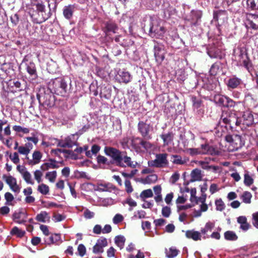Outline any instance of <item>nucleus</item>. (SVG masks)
Masks as SVG:
<instances>
[{"label": "nucleus", "mask_w": 258, "mask_h": 258, "mask_svg": "<svg viewBox=\"0 0 258 258\" xmlns=\"http://www.w3.org/2000/svg\"><path fill=\"white\" fill-rule=\"evenodd\" d=\"M161 138L163 140L164 145H168L173 141V134L172 133H169L166 134H163L161 136Z\"/></svg>", "instance_id": "c756f323"}, {"label": "nucleus", "mask_w": 258, "mask_h": 258, "mask_svg": "<svg viewBox=\"0 0 258 258\" xmlns=\"http://www.w3.org/2000/svg\"><path fill=\"white\" fill-rule=\"evenodd\" d=\"M36 219L39 222L45 223L49 221L50 217L46 212L43 211L37 215Z\"/></svg>", "instance_id": "cd10ccee"}, {"label": "nucleus", "mask_w": 258, "mask_h": 258, "mask_svg": "<svg viewBox=\"0 0 258 258\" xmlns=\"http://www.w3.org/2000/svg\"><path fill=\"white\" fill-rule=\"evenodd\" d=\"M58 166L54 160H50L49 162L42 164L40 168L42 171H46L49 169L57 168Z\"/></svg>", "instance_id": "5701e85b"}, {"label": "nucleus", "mask_w": 258, "mask_h": 258, "mask_svg": "<svg viewBox=\"0 0 258 258\" xmlns=\"http://www.w3.org/2000/svg\"><path fill=\"white\" fill-rule=\"evenodd\" d=\"M73 142L72 141L71 138L68 136L63 139L59 140L58 143L59 147L64 148H71L73 145Z\"/></svg>", "instance_id": "aec40b11"}, {"label": "nucleus", "mask_w": 258, "mask_h": 258, "mask_svg": "<svg viewBox=\"0 0 258 258\" xmlns=\"http://www.w3.org/2000/svg\"><path fill=\"white\" fill-rule=\"evenodd\" d=\"M154 55L157 61H162L165 58L163 46L157 45L154 47Z\"/></svg>", "instance_id": "dca6fc26"}, {"label": "nucleus", "mask_w": 258, "mask_h": 258, "mask_svg": "<svg viewBox=\"0 0 258 258\" xmlns=\"http://www.w3.org/2000/svg\"><path fill=\"white\" fill-rule=\"evenodd\" d=\"M191 100L194 107L198 108L201 106L202 104V101L201 99L193 96L191 97Z\"/></svg>", "instance_id": "680f3d73"}, {"label": "nucleus", "mask_w": 258, "mask_h": 258, "mask_svg": "<svg viewBox=\"0 0 258 258\" xmlns=\"http://www.w3.org/2000/svg\"><path fill=\"white\" fill-rule=\"evenodd\" d=\"M216 209L218 211H221L225 208V205L224 202L221 199L217 200L215 202Z\"/></svg>", "instance_id": "052dcab7"}, {"label": "nucleus", "mask_w": 258, "mask_h": 258, "mask_svg": "<svg viewBox=\"0 0 258 258\" xmlns=\"http://www.w3.org/2000/svg\"><path fill=\"white\" fill-rule=\"evenodd\" d=\"M122 163L124 164L125 163L127 166L135 168L136 167V165H137V163L135 162V163L134 162H132L131 161V158L127 156H124L122 157Z\"/></svg>", "instance_id": "37998d69"}, {"label": "nucleus", "mask_w": 258, "mask_h": 258, "mask_svg": "<svg viewBox=\"0 0 258 258\" xmlns=\"http://www.w3.org/2000/svg\"><path fill=\"white\" fill-rule=\"evenodd\" d=\"M207 53L212 58L221 59L223 56L221 51L219 49L215 47H211L208 49Z\"/></svg>", "instance_id": "2eb2a0df"}, {"label": "nucleus", "mask_w": 258, "mask_h": 258, "mask_svg": "<svg viewBox=\"0 0 258 258\" xmlns=\"http://www.w3.org/2000/svg\"><path fill=\"white\" fill-rule=\"evenodd\" d=\"M11 134V131L10 124H7V125L4 128V133H3V131H1V128L0 129V141L3 144L7 146L9 148L12 146V143L10 142L12 140V138L9 137L7 139H5L4 136H10Z\"/></svg>", "instance_id": "39448f33"}, {"label": "nucleus", "mask_w": 258, "mask_h": 258, "mask_svg": "<svg viewBox=\"0 0 258 258\" xmlns=\"http://www.w3.org/2000/svg\"><path fill=\"white\" fill-rule=\"evenodd\" d=\"M247 27L252 29H258V15L249 14L247 16L246 21Z\"/></svg>", "instance_id": "1a4fd4ad"}, {"label": "nucleus", "mask_w": 258, "mask_h": 258, "mask_svg": "<svg viewBox=\"0 0 258 258\" xmlns=\"http://www.w3.org/2000/svg\"><path fill=\"white\" fill-rule=\"evenodd\" d=\"M13 129L16 132H22L24 134H28L29 133V129L26 127H23L20 125H14Z\"/></svg>", "instance_id": "3c124183"}, {"label": "nucleus", "mask_w": 258, "mask_h": 258, "mask_svg": "<svg viewBox=\"0 0 258 258\" xmlns=\"http://www.w3.org/2000/svg\"><path fill=\"white\" fill-rule=\"evenodd\" d=\"M22 176L27 183L31 185L34 184V182L32 179L31 174L27 170Z\"/></svg>", "instance_id": "ea45409f"}, {"label": "nucleus", "mask_w": 258, "mask_h": 258, "mask_svg": "<svg viewBox=\"0 0 258 258\" xmlns=\"http://www.w3.org/2000/svg\"><path fill=\"white\" fill-rule=\"evenodd\" d=\"M240 83V79L236 77H232L228 80L227 85L229 88L234 89L237 88Z\"/></svg>", "instance_id": "393cba45"}, {"label": "nucleus", "mask_w": 258, "mask_h": 258, "mask_svg": "<svg viewBox=\"0 0 258 258\" xmlns=\"http://www.w3.org/2000/svg\"><path fill=\"white\" fill-rule=\"evenodd\" d=\"M106 28L108 32L116 33V30H117V26L114 23L112 22H109L106 24Z\"/></svg>", "instance_id": "c03bdc74"}, {"label": "nucleus", "mask_w": 258, "mask_h": 258, "mask_svg": "<svg viewBox=\"0 0 258 258\" xmlns=\"http://www.w3.org/2000/svg\"><path fill=\"white\" fill-rule=\"evenodd\" d=\"M75 9L74 5H68L65 6L63 10V15L64 17L67 19H70L73 14Z\"/></svg>", "instance_id": "4be33fe9"}, {"label": "nucleus", "mask_w": 258, "mask_h": 258, "mask_svg": "<svg viewBox=\"0 0 258 258\" xmlns=\"http://www.w3.org/2000/svg\"><path fill=\"white\" fill-rule=\"evenodd\" d=\"M27 214L25 210H19L15 212L13 215V220L17 223L22 224L26 221Z\"/></svg>", "instance_id": "9d476101"}, {"label": "nucleus", "mask_w": 258, "mask_h": 258, "mask_svg": "<svg viewBox=\"0 0 258 258\" xmlns=\"http://www.w3.org/2000/svg\"><path fill=\"white\" fill-rule=\"evenodd\" d=\"M42 157V154L38 150H35L32 154V158L29 159V157H27L28 163L29 165H35L39 164Z\"/></svg>", "instance_id": "9b49d317"}, {"label": "nucleus", "mask_w": 258, "mask_h": 258, "mask_svg": "<svg viewBox=\"0 0 258 258\" xmlns=\"http://www.w3.org/2000/svg\"><path fill=\"white\" fill-rule=\"evenodd\" d=\"M214 100L216 103L222 106L231 107L234 105L233 101L225 96L216 95L214 97Z\"/></svg>", "instance_id": "423d86ee"}, {"label": "nucleus", "mask_w": 258, "mask_h": 258, "mask_svg": "<svg viewBox=\"0 0 258 258\" xmlns=\"http://www.w3.org/2000/svg\"><path fill=\"white\" fill-rule=\"evenodd\" d=\"M114 241L117 246L122 249L124 246L125 239L124 236L119 235L115 237Z\"/></svg>", "instance_id": "e433bc0d"}, {"label": "nucleus", "mask_w": 258, "mask_h": 258, "mask_svg": "<svg viewBox=\"0 0 258 258\" xmlns=\"http://www.w3.org/2000/svg\"><path fill=\"white\" fill-rule=\"evenodd\" d=\"M171 158L172 159V162L173 164L182 165L185 163V161L182 160L181 156L176 155H172Z\"/></svg>", "instance_id": "49530a36"}, {"label": "nucleus", "mask_w": 258, "mask_h": 258, "mask_svg": "<svg viewBox=\"0 0 258 258\" xmlns=\"http://www.w3.org/2000/svg\"><path fill=\"white\" fill-rule=\"evenodd\" d=\"M240 121H242L243 124L247 126L252 124L253 123L254 119L251 112L250 111L244 112Z\"/></svg>", "instance_id": "4468645a"}, {"label": "nucleus", "mask_w": 258, "mask_h": 258, "mask_svg": "<svg viewBox=\"0 0 258 258\" xmlns=\"http://www.w3.org/2000/svg\"><path fill=\"white\" fill-rule=\"evenodd\" d=\"M42 172L40 170H36L34 172V176L35 180L38 183L42 181Z\"/></svg>", "instance_id": "603ef678"}, {"label": "nucleus", "mask_w": 258, "mask_h": 258, "mask_svg": "<svg viewBox=\"0 0 258 258\" xmlns=\"http://www.w3.org/2000/svg\"><path fill=\"white\" fill-rule=\"evenodd\" d=\"M224 237L227 240L235 241L238 238L235 233L232 231H227L224 233Z\"/></svg>", "instance_id": "473e14b6"}, {"label": "nucleus", "mask_w": 258, "mask_h": 258, "mask_svg": "<svg viewBox=\"0 0 258 258\" xmlns=\"http://www.w3.org/2000/svg\"><path fill=\"white\" fill-rule=\"evenodd\" d=\"M209 144H205L201 145L200 148L194 149V153L197 154H207L208 150Z\"/></svg>", "instance_id": "2f4dec72"}, {"label": "nucleus", "mask_w": 258, "mask_h": 258, "mask_svg": "<svg viewBox=\"0 0 258 258\" xmlns=\"http://www.w3.org/2000/svg\"><path fill=\"white\" fill-rule=\"evenodd\" d=\"M26 70L28 74L34 78L37 77V73L35 64L30 62L26 64Z\"/></svg>", "instance_id": "bb28decb"}, {"label": "nucleus", "mask_w": 258, "mask_h": 258, "mask_svg": "<svg viewBox=\"0 0 258 258\" xmlns=\"http://www.w3.org/2000/svg\"><path fill=\"white\" fill-rule=\"evenodd\" d=\"M253 183V179L248 172H246L244 175V184L248 186H250Z\"/></svg>", "instance_id": "79ce46f5"}, {"label": "nucleus", "mask_w": 258, "mask_h": 258, "mask_svg": "<svg viewBox=\"0 0 258 258\" xmlns=\"http://www.w3.org/2000/svg\"><path fill=\"white\" fill-rule=\"evenodd\" d=\"M11 233L12 235H16L18 237H22L24 235L25 232L24 231L19 229L17 227H14L12 229Z\"/></svg>", "instance_id": "09e8293b"}, {"label": "nucleus", "mask_w": 258, "mask_h": 258, "mask_svg": "<svg viewBox=\"0 0 258 258\" xmlns=\"http://www.w3.org/2000/svg\"><path fill=\"white\" fill-rule=\"evenodd\" d=\"M219 70V63H215L213 64L210 70V73L211 75L215 76L216 75L218 71Z\"/></svg>", "instance_id": "6e6d98bb"}, {"label": "nucleus", "mask_w": 258, "mask_h": 258, "mask_svg": "<svg viewBox=\"0 0 258 258\" xmlns=\"http://www.w3.org/2000/svg\"><path fill=\"white\" fill-rule=\"evenodd\" d=\"M214 223L211 222H207L204 228L201 229V233L205 234L208 231H211L214 227Z\"/></svg>", "instance_id": "a18cd8bd"}, {"label": "nucleus", "mask_w": 258, "mask_h": 258, "mask_svg": "<svg viewBox=\"0 0 258 258\" xmlns=\"http://www.w3.org/2000/svg\"><path fill=\"white\" fill-rule=\"evenodd\" d=\"M191 180L192 181H200L202 178V171L200 169H195L193 170L191 173Z\"/></svg>", "instance_id": "a878e982"}, {"label": "nucleus", "mask_w": 258, "mask_h": 258, "mask_svg": "<svg viewBox=\"0 0 258 258\" xmlns=\"http://www.w3.org/2000/svg\"><path fill=\"white\" fill-rule=\"evenodd\" d=\"M33 148V145L31 143H27L25 144V146H20L18 151V153L24 155L28 157L27 156L30 152V151Z\"/></svg>", "instance_id": "a211bd4d"}, {"label": "nucleus", "mask_w": 258, "mask_h": 258, "mask_svg": "<svg viewBox=\"0 0 258 258\" xmlns=\"http://www.w3.org/2000/svg\"><path fill=\"white\" fill-rule=\"evenodd\" d=\"M78 251L80 255L84 256L86 251L85 246L82 244H79L78 247Z\"/></svg>", "instance_id": "338daca9"}, {"label": "nucleus", "mask_w": 258, "mask_h": 258, "mask_svg": "<svg viewBox=\"0 0 258 258\" xmlns=\"http://www.w3.org/2000/svg\"><path fill=\"white\" fill-rule=\"evenodd\" d=\"M165 32L163 21L161 19L155 17L150 18L149 35L151 37L162 39Z\"/></svg>", "instance_id": "f257e3e1"}, {"label": "nucleus", "mask_w": 258, "mask_h": 258, "mask_svg": "<svg viewBox=\"0 0 258 258\" xmlns=\"http://www.w3.org/2000/svg\"><path fill=\"white\" fill-rule=\"evenodd\" d=\"M206 199V196H203L202 197L199 198L198 201L199 202V204H200V210L202 212H206L208 210V206L205 203Z\"/></svg>", "instance_id": "72a5a7b5"}, {"label": "nucleus", "mask_w": 258, "mask_h": 258, "mask_svg": "<svg viewBox=\"0 0 258 258\" xmlns=\"http://www.w3.org/2000/svg\"><path fill=\"white\" fill-rule=\"evenodd\" d=\"M252 219L253 225L258 228V212L252 214Z\"/></svg>", "instance_id": "774afa93"}, {"label": "nucleus", "mask_w": 258, "mask_h": 258, "mask_svg": "<svg viewBox=\"0 0 258 258\" xmlns=\"http://www.w3.org/2000/svg\"><path fill=\"white\" fill-rule=\"evenodd\" d=\"M95 213L88 209H86L84 212V216L86 219H90L94 217Z\"/></svg>", "instance_id": "0e129e2a"}, {"label": "nucleus", "mask_w": 258, "mask_h": 258, "mask_svg": "<svg viewBox=\"0 0 258 258\" xmlns=\"http://www.w3.org/2000/svg\"><path fill=\"white\" fill-rule=\"evenodd\" d=\"M168 156V154L167 153L156 154L154 160H150L148 162V166L156 168L167 167L169 164L167 159Z\"/></svg>", "instance_id": "f03ea898"}, {"label": "nucleus", "mask_w": 258, "mask_h": 258, "mask_svg": "<svg viewBox=\"0 0 258 258\" xmlns=\"http://www.w3.org/2000/svg\"><path fill=\"white\" fill-rule=\"evenodd\" d=\"M56 176L57 173L56 171L47 172L45 174V178L52 183L55 182Z\"/></svg>", "instance_id": "58836bf2"}, {"label": "nucleus", "mask_w": 258, "mask_h": 258, "mask_svg": "<svg viewBox=\"0 0 258 258\" xmlns=\"http://www.w3.org/2000/svg\"><path fill=\"white\" fill-rule=\"evenodd\" d=\"M161 212L163 217L168 218L170 216L171 213V208L168 206L163 207Z\"/></svg>", "instance_id": "13d9d810"}, {"label": "nucleus", "mask_w": 258, "mask_h": 258, "mask_svg": "<svg viewBox=\"0 0 258 258\" xmlns=\"http://www.w3.org/2000/svg\"><path fill=\"white\" fill-rule=\"evenodd\" d=\"M158 179V176L156 174H151L148 176H147L144 180L145 183L148 184H151L152 183H155Z\"/></svg>", "instance_id": "de8ad7c7"}, {"label": "nucleus", "mask_w": 258, "mask_h": 258, "mask_svg": "<svg viewBox=\"0 0 258 258\" xmlns=\"http://www.w3.org/2000/svg\"><path fill=\"white\" fill-rule=\"evenodd\" d=\"M185 236L187 238L192 239L195 241L200 240L201 239V233L194 230L186 231Z\"/></svg>", "instance_id": "6ab92c4d"}, {"label": "nucleus", "mask_w": 258, "mask_h": 258, "mask_svg": "<svg viewBox=\"0 0 258 258\" xmlns=\"http://www.w3.org/2000/svg\"><path fill=\"white\" fill-rule=\"evenodd\" d=\"M138 128L143 137L147 139L151 138V136L149 135V132L152 128V127L149 124L143 121L139 122L138 123Z\"/></svg>", "instance_id": "0eeeda50"}, {"label": "nucleus", "mask_w": 258, "mask_h": 258, "mask_svg": "<svg viewBox=\"0 0 258 258\" xmlns=\"http://www.w3.org/2000/svg\"><path fill=\"white\" fill-rule=\"evenodd\" d=\"M123 220V217L119 214H116L113 218V223L117 224L121 222H122Z\"/></svg>", "instance_id": "e2e57ef3"}, {"label": "nucleus", "mask_w": 258, "mask_h": 258, "mask_svg": "<svg viewBox=\"0 0 258 258\" xmlns=\"http://www.w3.org/2000/svg\"><path fill=\"white\" fill-rule=\"evenodd\" d=\"M219 151L218 149L214 146H212L209 145L208 150L207 154L211 155H216L219 154Z\"/></svg>", "instance_id": "5fc2aeb1"}, {"label": "nucleus", "mask_w": 258, "mask_h": 258, "mask_svg": "<svg viewBox=\"0 0 258 258\" xmlns=\"http://www.w3.org/2000/svg\"><path fill=\"white\" fill-rule=\"evenodd\" d=\"M132 144L136 148H138V147L136 146V144L141 145L146 150H148L152 147L151 144L149 142L144 141L139 138L134 140L132 142Z\"/></svg>", "instance_id": "412c9836"}, {"label": "nucleus", "mask_w": 258, "mask_h": 258, "mask_svg": "<svg viewBox=\"0 0 258 258\" xmlns=\"http://www.w3.org/2000/svg\"><path fill=\"white\" fill-rule=\"evenodd\" d=\"M237 222L240 224V228L246 231L249 228V225L247 222V219L244 216H240L237 218Z\"/></svg>", "instance_id": "c85d7f7f"}, {"label": "nucleus", "mask_w": 258, "mask_h": 258, "mask_svg": "<svg viewBox=\"0 0 258 258\" xmlns=\"http://www.w3.org/2000/svg\"><path fill=\"white\" fill-rule=\"evenodd\" d=\"M178 253L179 251L174 247L165 249L166 256L168 258H174L178 255Z\"/></svg>", "instance_id": "7c9ffc66"}, {"label": "nucleus", "mask_w": 258, "mask_h": 258, "mask_svg": "<svg viewBox=\"0 0 258 258\" xmlns=\"http://www.w3.org/2000/svg\"><path fill=\"white\" fill-rule=\"evenodd\" d=\"M235 58L238 61L240 65H244V66L247 67L248 59L247 55L244 52L240 50L238 54L235 55Z\"/></svg>", "instance_id": "f3484780"}, {"label": "nucleus", "mask_w": 258, "mask_h": 258, "mask_svg": "<svg viewBox=\"0 0 258 258\" xmlns=\"http://www.w3.org/2000/svg\"><path fill=\"white\" fill-rule=\"evenodd\" d=\"M37 190L42 195H46L49 193V188L47 185L44 183H41L38 185Z\"/></svg>", "instance_id": "a19ab883"}, {"label": "nucleus", "mask_w": 258, "mask_h": 258, "mask_svg": "<svg viewBox=\"0 0 258 258\" xmlns=\"http://www.w3.org/2000/svg\"><path fill=\"white\" fill-rule=\"evenodd\" d=\"M242 202L245 204H250L251 203V199L252 195L250 192L248 191H244L240 197Z\"/></svg>", "instance_id": "c9c22d12"}, {"label": "nucleus", "mask_w": 258, "mask_h": 258, "mask_svg": "<svg viewBox=\"0 0 258 258\" xmlns=\"http://www.w3.org/2000/svg\"><path fill=\"white\" fill-rule=\"evenodd\" d=\"M6 181L9 185L10 188L15 192L19 193L20 191V187L17 183L15 178L12 176H8L6 177Z\"/></svg>", "instance_id": "ddd939ff"}, {"label": "nucleus", "mask_w": 258, "mask_h": 258, "mask_svg": "<svg viewBox=\"0 0 258 258\" xmlns=\"http://www.w3.org/2000/svg\"><path fill=\"white\" fill-rule=\"evenodd\" d=\"M72 151L69 150H66L61 148H56L52 149L51 150V153L56 156H59L60 153H64L68 155H70Z\"/></svg>", "instance_id": "f704fd0d"}, {"label": "nucleus", "mask_w": 258, "mask_h": 258, "mask_svg": "<svg viewBox=\"0 0 258 258\" xmlns=\"http://www.w3.org/2000/svg\"><path fill=\"white\" fill-rule=\"evenodd\" d=\"M153 196V194L151 189H148L142 191L140 195V198L143 201H145L146 198H151Z\"/></svg>", "instance_id": "4c0bfd02"}, {"label": "nucleus", "mask_w": 258, "mask_h": 258, "mask_svg": "<svg viewBox=\"0 0 258 258\" xmlns=\"http://www.w3.org/2000/svg\"><path fill=\"white\" fill-rule=\"evenodd\" d=\"M124 184H125V191L130 194V193H131L132 192H133V188L131 185V183L130 182V181L128 180H126L125 181V182H124Z\"/></svg>", "instance_id": "69168bd1"}, {"label": "nucleus", "mask_w": 258, "mask_h": 258, "mask_svg": "<svg viewBox=\"0 0 258 258\" xmlns=\"http://www.w3.org/2000/svg\"><path fill=\"white\" fill-rule=\"evenodd\" d=\"M10 159L16 164H17L20 162V159L18 153L17 152H14L13 154H11L10 155Z\"/></svg>", "instance_id": "bf43d9fd"}, {"label": "nucleus", "mask_w": 258, "mask_h": 258, "mask_svg": "<svg viewBox=\"0 0 258 258\" xmlns=\"http://www.w3.org/2000/svg\"><path fill=\"white\" fill-rule=\"evenodd\" d=\"M55 86H57L59 89L57 90L58 93H60L61 95L63 96L67 91L68 85L67 82L64 80H61L57 84H55Z\"/></svg>", "instance_id": "b1692460"}, {"label": "nucleus", "mask_w": 258, "mask_h": 258, "mask_svg": "<svg viewBox=\"0 0 258 258\" xmlns=\"http://www.w3.org/2000/svg\"><path fill=\"white\" fill-rule=\"evenodd\" d=\"M116 79L120 83L127 84L131 81L132 77L128 72L119 70L116 75Z\"/></svg>", "instance_id": "6e6552de"}, {"label": "nucleus", "mask_w": 258, "mask_h": 258, "mask_svg": "<svg viewBox=\"0 0 258 258\" xmlns=\"http://www.w3.org/2000/svg\"><path fill=\"white\" fill-rule=\"evenodd\" d=\"M247 5L252 10H258V0H247Z\"/></svg>", "instance_id": "8fccbe9b"}, {"label": "nucleus", "mask_w": 258, "mask_h": 258, "mask_svg": "<svg viewBox=\"0 0 258 258\" xmlns=\"http://www.w3.org/2000/svg\"><path fill=\"white\" fill-rule=\"evenodd\" d=\"M226 141L231 147L229 150L231 151L237 150L240 146L241 138L237 135H227L225 137Z\"/></svg>", "instance_id": "20e7f679"}, {"label": "nucleus", "mask_w": 258, "mask_h": 258, "mask_svg": "<svg viewBox=\"0 0 258 258\" xmlns=\"http://www.w3.org/2000/svg\"><path fill=\"white\" fill-rule=\"evenodd\" d=\"M104 152L106 155L110 156L117 165L122 167L125 166L122 163V156L121 153L118 150L112 147H105Z\"/></svg>", "instance_id": "7ed1b4c3"}, {"label": "nucleus", "mask_w": 258, "mask_h": 258, "mask_svg": "<svg viewBox=\"0 0 258 258\" xmlns=\"http://www.w3.org/2000/svg\"><path fill=\"white\" fill-rule=\"evenodd\" d=\"M107 245V239L105 238L98 239L94 246L93 251L95 253H100L103 251V247Z\"/></svg>", "instance_id": "f8f14e48"}, {"label": "nucleus", "mask_w": 258, "mask_h": 258, "mask_svg": "<svg viewBox=\"0 0 258 258\" xmlns=\"http://www.w3.org/2000/svg\"><path fill=\"white\" fill-rule=\"evenodd\" d=\"M191 20L193 22L198 21L201 17V13L199 11H192L191 12Z\"/></svg>", "instance_id": "864d4df0"}, {"label": "nucleus", "mask_w": 258, "mask_h": 258, "mask_svg": "<svg viewBox=\"0 0 258 258\" xmlns=\"http://www.w3.org/2000/svg\"><path fill=\"white\" fill-rule=\"evenodd\" d=\"M197 165L200 166L203 169L208 170L209 168V161L206 159L205 161H198L196 162Z\"/></svg>", "instance_id": "4d7b16f0"}]
</instances>
